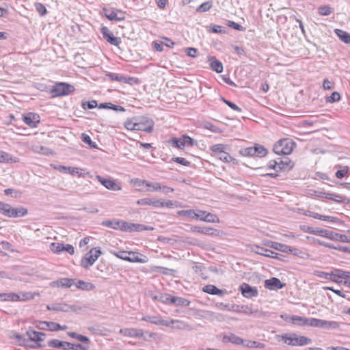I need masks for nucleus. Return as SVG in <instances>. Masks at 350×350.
Segmentation results:
<instances>
[{"instance_id":"f257e3e1","label":"nucleus","mask_w":350,"mask_h":350,"mask_svg":"<svg viewBox=\"0 0 350 350\" xmlns=\"http://www.w3.org/2000/svg\"><path fill=\"white\" fill-rule=\"evenodd\" d=\"M124 127L129 131H142L151 133L153 131L154 122L152 119L142 116L127 119Z\"/></svg>"},{"instance_id":"f03ea898","label":"nucleus","mask_w":350,"mask_h":350,"mask_svg":"<svg viewBox=\"0 0 350 350\" xmlns=\"http://www.w3.org/2000/svg\"><path fill=\"white\" fill-rule=\"evenodd\" d=\"M277 338L279 340H282L284 343L290 346H304L311 342L310 338L297 335L295 333L278 335Z\"/></svg>"},{"instance_id":"7ed1b4c3","label":"nucleus","mask_w":350,"mask_h":350,"mask_svg":"<svg viewBox=\"0 0 350 350\" xmlns=\"http://www.w3.org/2000/svg\"><path fill=\"white\" fill-rule=\"evenodd\" d=\"M136 203L139 206H150L154 208H172L178 206L177 202H173L170 200H164L163 199H154L150 198H144L138 200Z\"/></svg>"},{"instance_id":"20e7f679","label":"nucleus","mask_w":350,"mask_h":350,"mask_svg":"<svg viewBox=\"0 0 350 350\" xmlns=\"http://www.w3.org/2000/svg\"><path fill=\"white\" fill-rule=\"evenodd\" d=\"M113 255L118 258L130 262L146 263L148 260L146 256L132 251H120L118 252H113Z\"/></svg>"},{"instance_id":"39448f33","label":"nucleus","mask_w":350,"mask_h":350,"mask_svg":"<svg viewBox=\"0 0 350 350\" xmlns=\"http://www.w3.org/2000/svg\"><path fill=\"white\" fill-rule=\"evenodd\" d=\"M295 144L290 138H284L277 142L273 146V151L279 155L290 154L293 152Z\"/></svg>"},{"instance_id":"423d86ee","label":"nucleus","mask_w":350,"mask_h":350,"mask_svg":"<svg viewBox=\"0 0 350 350\" xmlns=\"http://www.w3.org/2000/svg\"><path fill=\"white\" fill-rule=\"evenodd\" d=\"M0 213L8 217H19L27 214V209L23 207L14 208L7 203L0 201Z\"/></svg>"},{"instance_id":"0eeeda50","label":"nucleus","mask_w":350,"mask_h":350,"mask_svg":"<svg viewBox=\"0 0 350 350\" xmlns=\"http://www.w3.org/2000/svg\"><path fill=\"white\" fill-rule=\"evenodd\" d=\"M102 254L99 247H93L81 260L80 264L82 267L88 269L98 260Z\"/></svg>"},{"instance_id":"6e6552de","label":"nucleus","mask_w":350,"mask_h":350,"mask_svg":"<svg viewBox=\"0 0 350 350\" xmlns=\"http://www.w3.org/2000/svg\"><path fill=\"white\" fill-rule=\"evenodd\" d=\"M75 88L73 85L64 82L55 83L51 90V93L53 97H59L69 95L73 93Z\"/></svg>"},{"instance_id":"1a4fd4ad","label":"nucleus","mask_w":350,"mask_h":350,"mask_svg":"<svg viewBox=\"0 0 350 350\" xmlns=\"http://www.w3.org/2000/svg\"><path fill=\"white\" fill-rule=\"evenodd\" d=\"M167 142L172 147L179 150H184L186 146L191 147L195 145L194 139L187 135H183L180 137H172Z\"/></svg>"},{"instance_id":"9d476101","label":"nucleus","mask_w":350,"mask_h":350,"mask_svg":"<svg viewBox=\"0 0 350 350\" xmlns=\"http://www.w3.org/2000/svg\"><path fill=\"white\" fill-rule=\"evenodd\" d=\"M266 245L275 250H278L284 253L292 254L297 256H301L304 254L302 251L297 248L278 242L269 241Z\"/></svg>"},{"instance_id":"9b49d317","label":"nucleus","mask_w":350,"mask_h":350,"mask_svg":"<svg viewBox=\"0 0 350 350\" xmlns=\"http://www.w3.org/2000/svg\"><path fill=\"white\" fill-rule=\"evenodd\" d=\"M142 320L146 321H150L152 323H154L156 325H164L166 327H170L174 324H176V325L174 326V327L176 328V329H183L185 326V325L183 322L178 321V320L165 321V320L159 319L156 317H144V318H142Z\"/></svg>"},{"instance_id":"f8f14e48","label":"nucleus","mask_w":350,"mask_h":350,"mask_svg":"<svg viewBox=\"0 0 350 350\" xmlns=\"http://www.w3.org/2000/svg\"><path fill=\"white\" fill-rule=\"evenodd\" d=\"M36 327L39 329L50 332H57L59 330H66L68 329L66 325H61L57 323L46 321H36Z\"/></svg>"},{"instance_id":"ddd939ff","label":"nucleus","mask_w":350,"mask_h":350,"mask_svg":"<svg viewBox=\"0 0 350 350\" xmlns=\"http://www.w3.org/2000/svg\"><path fill=\"white\" fill-rule=\"evenodd\" d=\"M331 281L338 284H343L347 286V282L350 281V272L342 269H335L331 271Z\"/></svg>"},{"instance_id":"4468645a","label":"nucleus","mask_w":350,"mask_h":350,"mask_svg":"<svg viewBox=\"0 0 350 350\" xmlns=\"http://www.w3.org/2000/svg\"><path fill=\"white\" fill-rule=\"evenodd\" d=\"M145 192H156V191H162L163 193H172L174 192V188L167 186L162 185L160 183L158 182H150L148 180L146 181V187Z\"/></svg>"},{"instance_id":"2eb2a0df","label":"nucleus","mask_w":350,"mask_h":350,"mask_svg":"<svg viewBox=\"0 0 350 350\" xmlns=\"http://www.w3.org/2000/svg\"><path fill=\"white\" fill-rule=\"evenodd\" d=\"M152 227H146L141 224H135L132 223H128L126 221H119V228L118 230H121L122 231H142V230H152Z\"/></svg>"},{"instance_id":"dca6fc26","label":"nucleus","mask_w":350,"mask_h":350,"mask_svg":"<svg viewBox=\"0 0 350 350\" xmlns=\"http://www.w3.org/2000/svg\"><path fill=\"white\" fill-rule=\"evenodd\" d=\"M50 250L54 254H59L62 252H66L70 255L75 254V248L70 244L64 245L62 243L53 242L50 245Z\"/></svg>"},{"instance_id":"f3484780","label":"nucleus","mask_w":350,"mask_h":350,"mask_svg":"<svg viewBox=\"0 0 350 350\" xmlns=\"http://www.w3.org/2000/svg\"><path fill=\"white\" fill-rule=\"evenodd\" d=\"M105 16L110 21H122L125 18V12L121 10L110 8L103 9Z\"/></svg>"},{"instance_id":"a211bd4d","label":"nucleus","mask_w":350,"mask_h":350,"mask_svg":"<svg viewBox=\"0 0 350 350\" xmlns=\"http://www.w3.org/2000/svg\"><path fill=\"white\" fill-rule=\"evenodd\" d=\"M22 120L30 128H36L40 122V117L39 114L33 112H29L23 114Z\"/></svg>"},{"instance_id":"6ab92c4d","label":"nucleus","mask_w":350,"mask_h":350,"mask_svg":"<svg viewBox=\"0 0 350 350\" xmlns=\"http://www.w3.org/2000/svg\"><path fill=\"white\" fill-rule=\"evenodd\" d=\"M26 335L28 337V342L32 341L36 342V345L34 347H41V342L43 341L46 334L43 332L35 331L32 329H29L26 331Z\"/></svg>"},{"instance_id":"aec40b11","label":"nucleus","mask_w":350,"mask_h":350,"mask_svg":"<svg viewBox=\"0 0 350 350\" xmlns=\"http://www.w3.org/2000/svg\"><path fill=\"white\" fill-rule=\"evenodd\" d=\"M191 230L199 234L218 237L223 234L222 231L211 227L192 226Z\"/></svg>"},{"instance_id":"412c9836","label":"nucleus","mask_w":350,"mask_h":350,"mask_svg":"<svg viewBox=\"0 0 350 350\" xmlns=\"http://www.w3.org/2000/svg\"><path fill=\"white\" fill-rule=\"evenodd\" d=\"M100 31L103 38L111 45L118 46L121 43V38L114 36L113 33L107 27H103Z\"/></svg>"},{"instance_id":"4be33fe9","label":"nucleus","mask_w":350,"mask_h":350,"mask_svg":"<svg viewBox=\"0 0 350 350\" xmlns=\"http://www.w3.org/2000/svg\"><path fill=\"white\" fill-rule=\"evenodd\" d=\"M96 178L104 187L109 190L120 191L122 189L120 185L112 179L104 178L98 175Z\"/></svg>"},{"instance_id":"5701e85b","label":"nucleus","mask_w":350,"mask_h":350,"mask_svg":"<svg viewBox=\"0 0 350 350\" xmlns=\"http://www.w3.org/2000/svg\"><path fill=\"white\" fill-rule=\"evenodd\" d=\"M239 290L241 291L242 295L246 298L254 297H256L258 294L256 288L252 287L247 283H243L240 286Z\"/></svg>"},{"instance_id":"b1692460","label":"nucleus","mask_w":350,"mask_h":350,"mask_svg":"<svg viewBox=\"0 0 350 350\" xmlns=\"http://www.w3.org/2000/svg\"><path fill=\"white\" fill-rule=\"evenodd\" d=\"M53 169L58 170L61 172H66L69 173L71 175L78 174L79 176L83 174V172L84 171L83 169L76 167H66L63 165H51Z\"/></svg>"},{"instance_id":"393cba45","label":"nucleus","mask_w":350,"mask_h":350,"mask_svg":"<svg viewBox=\"0 0 350 350\" xmlns=\"http://www.w3.org/2000/svg\"><path fill=\"white\" fill-rule=\"evenodd\" d=\"M120 334L130 338H142L144 337V331L135 328H122L120 329Z\"/></svg>"},{"instance_id":"a878e982","label":"nucleus","mask_w":350,"mask_h":350,"mask_svg":"<svg viewBox=\"0 0 350 350\" xmlns=\"http://www.w3.org/2000/svg\"><path fill=\"white\" fill-rule=\"evenodd\" d=\"M307 232L312 234L320 236L322 237L327 238L330 240H333L334 232L326 229H316L314 230L311 228H308Z\"/></svg>"},{"instance_id":"bb28decb","label":"nucleus","mask_w":350,"mask_h":350,"mask_svg":"<svg viewBox=\"0 0 350 350\" xmlns=\"http://www.w3.org/2000/svg\"><path fill=\"white\" fill-rule=\"evenodd\" d=\"M281 281L276 278H271L265 281V287L269 290H278L284 287Z\"/></svg>"},{"instance_id":"cd10ccee","label":"nucleus","mask_w":350,"mask_h":350,"mask_svg":"<svg viewBox=\"0 0 350 350\" xmlns=\"http://www.w3.org/2000/svg\"><path fill=\"white\" fill-rule=\"evenodd\" d=\"M294 167V163L292 160L288 158L284 159H280L278 161V169L277 172L289 171Z\"/></svg>"},{"instance_id":"c85d7f7f","label":"nucleus","mask_w":350,"mask_h":350,"mask_svg":"<svg viewBox=\"0 0 350 350\" xmlns=\"http://www.w3.org/2000/svg\"><path fill=\"white\" fill-rule=\"evenodd\" d=\"M75 279L72 278H60L53 282V286L58 288H70L74 286Z\"/></svg>"},{"instance_id":"c756f323","label":"nucleus","mask_w":350,"mask_h":350,"mask_svg":"<svg viewBox=\"0 0 350 350\" xmlns=\"http://www.w3.org/2000/svg\"><path fill=\"white\" fill-rule=\"evenodd\" d=\"M224 343L232 342L234 345H243L244 340L235 335L233 333H229L228 334L224 335L221 339Z\"/></svg>"},{"instance_id":"7c9ffc66","label":"nucleus","mask_w":350,"mask_h":350,"mask_svg":"<svg viewBox=\"0 0 350 350\" xmlns=\"http://www.w3.org/2000/svg\"><path fill=\"white\" fill-rule=\"evenodd\" d=\"M48 345L53 348H59L64 350H69L70 342L61 341L58 339H52L48 342Z\"/></svg>"},{"instance_id":"2f4dec72","label":"nucleus","mask_w":350,"mask_h":350,"mask_svg":"<svg viewBox=\"0 0 350 350\" xmlns=\"http://www.w3.org/2000/svg\"><path fill=\"white\" fill-rule=\"evenodd\" d=\"M163 301L167 304H178V305H184L185 302H187V305H188L189 302L183 298L176 297L174 296H172L170 295H165L162 296Z\"/></svg>"},{"instance_id":"473e14b6","label":"nucleus","mask_w":350,"mask_h":350,"mask_svg":"<svg viewBox=\"0 0 350 350\" xmlns=\"http://www.w3.org/2000/svg\"><path fill=\"white\" fill-rule=\"evenodd\" d=\"M200 213H202L201 221L208 222V223H219V218L217 215L213 214L205 211H200Z\"/></svg>"},{"instance_id":"72a5a7b5","label":"nucleus","mask_w":350,"mask_h":350,"mask_svg":"<svg viewBox=\"0 0 350 350\" xmlns=\"http://www.w3.org/2000/svg\"><path fill=\"white\" fill-rule=\"evenodd\" d=\"M201 210L194 211L192 209L189 210H182L177 212V214L182 216H187L193 219L201 220L202 213H200Z\"/></svg>"},{"instance_id":"f704fd0d","label":"nucleus","mask_w":350,"mask_h":350,"mask_svg":"<svg viewBox=\"0 0 350 350\" xmlns=\"http://www.w3.org/2000/svg\"><path fill=\"white\" fill-rule=\"evenodd\" d=\"M74 286H75L77 288L82 291H92L95 288V286L92 283L85 282L81 280L75 279Z\"/></svg>"},{"instance_id":"c9c22d12","label":"nucleus","mask_w":350,"mask_h":350,"mask_svg":"<svg viewBox=\"0 0 350 350\" xmlns=\"http://www.w3.org/2000/svg\"><path fill=\"white\" fill-rule=\"evenodd\" d=\"M284 319L286 321L294 325H297L300 326L306 325L307 318L305 317L295 315L289 317H287Z\"/></svg>"},{"instance_id":"e433bc0d","label":"nucleus","mask_w":350,"mask_h":350,"mask_svg":"<svg viewBox=\"0 0 350 350\" xmlns=\"http://www.w3.org/2000/svg\"><path fill=\"white\" fill-rule=\"evenodd\" d=\"M39 296L40 293L38 292H22L18 295L17 301H28Z\"/></svg>"},{"instance_id":"4c0bfd02","label":"nucleus","mask_w":350,"mask_h":350,"mask_svg":"<svg viewBox=\"0 0 350 350\" xmlns=\"http://www.w3.org/2000/svg\"><path fill=\"white\" fill-rule=\"evenodd\" d=\"M202 291L203 292L211 295H223L224 294V291L223 290L219 289L213 284L205 285L202 288Z\"/></svg>"},{"instance_id":"58836bf2","label":"nucleus","mask_w":350,"mask_h":350,"mask_svg":"<svg viewBox=\"0 0 350 350\" xmlns=\"http://www.w3.org/2000/svg\"><path fill=\"white\" fill-rule=\"evenodd\" d=\"M18 161L17 157H13L8 152L0 150V163H17Z\"/></svg>"},{"instance_id":"ea45409f","label":"nucleus","mask_w":350,"mask_h":350,"mask_svg":"<svg viewBox=\"0 0 350 350\" xmlns=\"http://www.w3.org/2000/svg\"><path fill=\"white\" fill-rule=\"evenodd\" d=\"M146 180L139 178H134L131 180V185L134 187L137 191L145 192Z\"/></svg>"},{"instance_id":"a19ab883","label":"nucleus","mask_w":350,"mask_h":350,"mask_svg":"<svg viewBox=\"0 0 350 350\" xmlns=\"http://www.w3.org/2000/svg\"><path fill=\"white\" fill-rule=\"evenodd\" d=\"M334 33L343 42L350 44V34L349 33L340 29H334Z\"/></svg>"},{"instance_id":"79ce46f5","label":"nucleus","mask_w":350,"mask_h":350,"mask_svg":"<svg viewBox=\"0 0 350 350\" xmlns=\"http://www.w3.org/2000/svg\"><path fill=\"white\" fill-rule=\"evenodd\" d=\"M18 298V294L15 293H1L0 294V300L3 301L17 302Z\"/></svg>"},{"instance_id":"37998d69","label":"nucleus","mask_w":350,"mask_h":350,"mask_svg":"<svg viewBox=\"0 0 350 350\" xmlns=\"http://www.w3.org/2000/svg\"><path fill=\"white\" fill-rule=\"evenodd\" d=\"M258 248H259L260 250V252H256V253L258 254L265 256L266 257L272 258H275V259L279 258V257H278L279 254L278 253H275L271 250H267V249H265L263 247H258Z\"/></svg>"},{"instance_id":"c03bdc74","label":"nucleus","mask_w":350,"mask_h":350,"mask_svg":"<svg viewBox=\"0 0 350 350\" xmlns=\"http://www.w3.org/2000/svg\"><path fill=\"white\" fill-rule=\"evenodd\" d=\"M210 66L217 73H220L223 71V65L221 62L216 59L215 57H212L211 59Z\"/></svg>"},{"instance_id":"a18cd8bd","label":"nucleus","mask_w":350,"mask_h":350,"mask_svg":"<svg viewBox=\"0 0 350 350\" xmlns=\"http://www.w3.org/2000/svg\"><path fill=\"white\" fill-rule=\"evenodd\" d=\"M226 146L222 144H217L210 147V150L216 155H219L226 151Z\"/></svg>"},{"instance_id":"49530a36","label":"nucleus","mask_w":350,"mask_h":350,"mask_svg":"<svg viewBox=\"0 0 350 350\" xmlns=\"http://www.w3.org/2000/svg\"><path fill=\"white\" fill-rule=\"evenodd\" d=\"M320 326L319 327H321V328H332V329H335V328H338L339 327V325L337 322L336 321H325V320H322L321 319V321H320Z\"/></svg>"},{"instance_id":"de8ad7c7","label":"nucleus","mask_w":350,"mask_h":350,"mask_svg":"<svg viewBox=\"0 0 350 350\" xmlns=\"http://www.w3.org/2000/svg\"><path fill=\"white\" fill-rule=\"evenodd\" d=\"M245 347L248 348H258V349H263L265 347V345L262 342H259L257 341L254 340H247L244 341L243 345Z\"/></svg>"},{"instance_id":"09e8293b","label":"nucleus","mask_w":350,"mask_h":350,"mask_svg":"<svg viewBox=\"0 0 350 350\" xmlns=\"http://www.w3.org/2000/svg\"><path fill=\"white\" fill-rule=\"evenodd\" d=\"M68 335L70 338H75L79 341H81V342H85L87 344H88L90 342V340L87 336H83L81 334H78L75 332H68Z\"/></svg>"},{"instance_id":"8fccbe9b","label":"nucleus","mask_w":350,"mask_h":350,"mask_svg":"<svg viewBox=\"0 0 350 350\" xmlns=\"http://www.w3.org/2000/svg\"><path fill=\"white\" fill-rule=\"evenodd\" d=\"M239 153L243 157H253L255 156L254 146L242 148Z\"/></svg>"},{"instance_id":"3c124183","label":"nucleus","mask_w":350,"mask_h":350,"mask_svg":"<svg viewBox=\"0 0 350 350\" xmlns=\"http://www.w3.org/2000/svg\"><path fill=\"white\" fill-rule=\"evenodd\" d=\"M255 156L262 157L267 154V150L262 146L256 145L254 146Z\"/></svg>"},{"instance_id":"603ef678","label":"nucleus","mask_w":350,"mask_h":350,"mask_svg":"<svg viewBox=\"0 0 350 350\" xmlns=\"http://www.w3.org/2000/svg\"><path fill=\"white\" fill-rule=\"evenodd\" d=\"M332 241H338L342 243H350V239L345 234H341L338 233L334 232V237Z\"/></svg>"},{"instance_id":"864d4df0","label":"nucleus","mask_w":350,"mask_h":350,"mask_svg":"<svg viewBox=\"0 0 350 350\" xmlns=\"http://www.w3.org/2000/svg\"><path fill=\"white\" fill-rule=\"evenodd\" d=\"M219 159L225 163H230L236 161L228 152L226 151L219 154Z\"/></svg>"},{"instance_id":"5fc2aeb1","label":"nucleus","mask_w":350,"mask_h":350,"mask_svg":"<svg viewBox=\"0 0 350 350\" xmlns=\"http://www.w3.org/2000/svg\"><path fill=\"white\" fill-rule=\"evenodd\" d=\"M340 95L337 92H334L331 94V96L326 98V102L329 103H333L336 101H339L340 100Z\"/></svg>"},{"instance_id":"6e6d98bb","label":"nucleus","mask_w":350,"mask_h":350,"mask_svg":"<svg viewBox=\"0 0 350 350\" xmlns=\"http://www.w3.org/2000/svg\"><path fill=\"white\" fill-rule=\"evenodd\" d=\"M13 338L18 340V342L20 345L28 346V340L25 338L23 336L18 334H14L13 335Z\"/></svg>"},{"instance_id":"4d7b16f0","label":"nucleus","mask_w":350,"mask_h":350,"mask_svg":"<svg viewBox=\"0 0 350 350\" xmlns=\"http://www.w3.org/2000/svg\"><path fill=\"white\" fill-rule=\"evenodd\" d=\"M172 161L183 166L188 167L191 165V162L183 157H173Z\"/></svg>"},{"instance_id":"13d9d810","label":"nucleus","mask_w":350,"mask_h":350,"mask_svg":"<svg viewBox=\"0 0 350 350\" xmlns=\"http://www.w3.org/2000/svg\"><path fill=\"white\" fill-rule=\"evenodd\" d=\"M321 319H315V318H307L306 325L314 327H319Z\"/></svg>"},{"instance_id":"bf43d9fd","label":"nucleus","mask_w":350,"mask_h":350,"mask_svg":"<svg viewBox=\"0 0 350 350\" xmlns=\"http://www.w3.org/2000/svg\"><path fill=\"white\" fill-rule=\"evenodd\" d=\"M124 83L129 85H137L139 84L141 81L137 77H125Z\"/></svg>"},{"instance_id":"052dcab7","label":"nucleus","mask_w":350,"mask_h":350,"mask_svg":"<svg viewBox=\"0 0 350 350\" xmlns=\"http://www.w3.org/2000/svg\"><path fill=\"white\" fill-rule=\"evenodd\" d=\"M212 7L211 2L207 1L202 3L198 8L197 11L200 12H204L209 10Z\"/></svg>"},{"instance_id":"680f3d73","label":"nucleus","mask_w":350,"mask_h":350,"mask_svg":"<svg viewBox=\"0 0 350 350\" xmlns=\"http://www.w3.org/2000/svg\"><path fill=\"white\" fill-rule=\"evenodd\" d=\"M35 7H36L37 12L41 16H44L46 14L47 10L44 4H42L41 3H36L35 4Z\"/></svg>"},{"instance_id":"e2e57ef3","label":"nucleus","mask_w":350,"mask_h":350,"mask_svg":"<svg viewBox=\"0 0 350 350\" xmlns=\"http://www.w3.org/2000/svg\"><path fill=\"white\" fill-rule=\"evenodd\" d=\"M81 139L84 143L88 144L90 147H96L95 143L92 141L91 137L88 135L82 133Z\"/></svg>"},{"instance_id":"0e129e2a","label":"nucleus","mask_w":350,"mask_h":350,"mask_svg":"<svg viewBox=\"0 0 350 350\" xmlns=\"http://www.w3.org/2000/svg\"><path fill=\"white\" fill-rule=\"evenodd\" d=\"M319 13L322 16H327L332 13V9L329 6H321L319 8Z\"/></svg>"},{"instance_id":"69168bd1","label":"nucleus","mask_w":350,"mask_h":350,"mask_svg":"<svg viewBox=\"0 0 350 350\" xmlns=\"http://www.w3.org/2000/svg\"><path fill=\"white\" fill-rule=\"evenodd\" d=\"M221 100L226 103L228 107H230L232 109L237 111H241V109L238 107L236 104L225 99L224 98H221Z\"/></svg>"},{"instance_id":"338daca9","label":"nucleus","mask_w":350,"mask_h":350,"mask_svg":"<svg viewBox=\"0 0 350 350\" xmlns=\"http://www.w3.org/2000/svg\"><path fill=\"white\" fill-rule=\"evenodd\" d=\"M315 275L319 278H323L325 280L331 281V278H332L331 272L327 273V272H325V271H317Z\"/></svg>"},{"instance_id":"774afa93","label":"nucleus","mask_w":350,"mask_h":350,"mask_svg":"<svg viewBox=\"0 0 350 350\" xmlns=\"http://www.w3.org/2000/svg\"><path fill=\"white\" fill-rule=\"evenodd\" d=\"M97 107V102L94 100H92L89 102L83 103H82V107L85 109L87 108L88 109H94Z\"/></svg>"}]
</instances>
